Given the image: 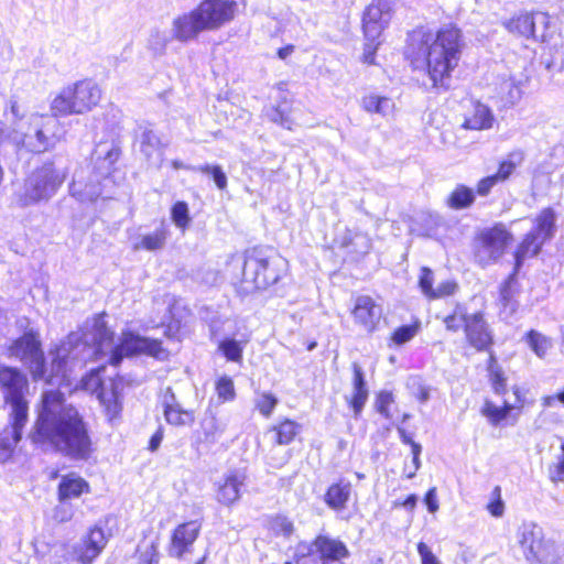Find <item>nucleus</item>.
<instances>
[{
	"label": "nucleus",
	"mask_w": 564,
	"mask_h": 564,
	"mask_svg": "<svg viewBox=\"0 0 564 564\" xmlns=\"http://www.w3.org/2000/svg\"><path fill=\"white\" fill-rule=\"evenodd\" d=\"M465 47L462 29L449 22L436 30L423 26L408 34L403 59L424 91L445 93L452 88Z\"/></svg>",
	"instance_id": "obj_1"
},
{
	"label": "nucleus",
	"mask_w": 564,
	"mask_h": 564,
	"mask_svg": "<svg viewBox=\"0 0 564 564\" xmlns=\"http://www.w3.org/2000/svg\"><path fill=\"white\" fill-rule=\"evenodd\" d=\"M29 437L33 444L47 445L63 455L88 460L96 452L89 423L84 413L58 389L41 393Z\"/></svg>",
	"instance_id": "obj_2"
},
{
	"label": "nucleus",
	"mask_w": 564,
	"mask_h": 564,
	"mask_svg": "<svg viewBox=\"0 0 564 564\" xmlns=\"http://www.w3.org/2000/svg\"><path fill=\"white\" fill-rule=\"evenodd\" d=\"M446 332L457 334L463 329L466 345L476 352L487 354L486 376L491 391L497 395L508 392L509 378L494 352L496 344L494 330L482 311L471 314L462 304L442 318Z\"/></svg>",
	"instance_id": "obj_3"
},
{
	"label": "nucleus",
	"mask_w": 564,
	"mask_h": 564,
	"mask_svg": "<svg viewBox=\"0 0 564 564\" xmlns=\"http://www.w3.org/2000/svg\"><path fill=\"white\" fill-rule=\"evenodd\" d=\"M240 271L232 274V284L245 296L265 291L283 279L288 261L271 246L257 245L242 251Z\"/></svg>",
	"instance_id": "obj_4"
},
{
	"label": "nucleus",
	"mask_w": 564,
	"mask_h": 564,
	"mask_svg": "<svg viewBox=\"0 0 564 564\" xmlns=\"http://www.w3.org/2000/svg\"><path fill=\"white\" fill-rule=\"evenodd\" d=\"M102 89L93 78H82L65 85L51 100L50 111L55 118L84 115L97 108Z\"/></svg>",
	"instance_id": "obj_5"
},
{
	"label": "nucleus",
	"mask_w": 564,
	"mask_h": 564,
	"mask_svg": "<svg viewBox=\"0 0 564 564\" xmlns=\"http://www.w3.org/2000/svg\"><path fill=\"white\" fill-rule=\"evenodd\" d=\"M514 242V235L502 221L478 229L471 239V252L475 262L487 268L497 263Z\"/></svg>",
	"instance_id": "obj_6"
},
{
	"label": "nucleus",
	"mask_w": 564,
	"mask_h": 564,
	"mask_svg": "<svg viewBox=\"0 0 564 564\" xmlns=\"http://www.w3.org/2000/svg\"><path fill=\"white\" fill-rule=\"evenodd\" d=\"M0 392L3 404L10 408L8 416H13L17 421L29 419L30 382L20 368L0 365Z\"/></svg>",
	"instance_id": "obj_7"
},
{
	"label": "nucleus",
	"mask_w": 564,
	"mask_h": 564,
	"mask_svg": "<svg viewBox=\"0 0 564 564\" xmlns=\"http://www.w3.org/2000/svg\"><path fill=\"white\" fill-rule=\"evenodd\" d=\"M511 391L514 397L513 403L503 400L501 404H497L489 398L484 399L479 413L490 426L514 425L519 421L520 414L534 404V399L530 395L528 388L514 384Z\"/></svg>",
	"instance_id": "obj_8"
},
{
	"label": "nucleus",
	"mask_w": 564,
	"mask_h": 564,
	"mask_svg": "<svg viewBox=\"0 0 564 564\" xmlns=\"http://www.w3.org/2000/svg\"><path fill=\"white\" fill-rule=\"evenodd\" d=\"M104 370L105 366L90 370L82 378L80 382L84 389L96 393L107 420L113 422L120 419L122 412V380L120 378H111L109 388H105L104 381L100 378V372Z\"/></svg>",
	"instance_id": "obj_9"
},
{
	"label": "nucleus",
	"mask_w": 564,
	"mask_h": 564,
	"mask_svg": "<svg viewBox=\"0 0 564 564\" xmlns=\"http://www.w3.org/2000/svg\"><path fill=\"white\" fill-rule=\"evenodd\" d=\"M48 354L51 356L48 362L42 349L26 366L34 381L53 384L54 381L66 377L68 356L62 344L51 347Z\"/></svg>",
	"instance_id": "obj_10"
},
{
	"label": "nucleus",
	"mask_w": 564,
	"mask_h": 564,
	"mask_svg": "<svg viewBox=\"0 0 564 564\" xmlns=\"http://www.w3.org/2000/svg\"><path fill=\"white\" fill-rule=\"evenodd\" d=\"M519 543L525 558L531 563L555 564L561 557L554 543L544 538L542 529L538 525L523 527Z\"/></svg>",
	"instance_id": "obj_11"
},
{
	"label": "nucleus",
	"mask_w": 564,
	"mask_h": 564,
	"mask_svg": "<svg viewBox=\"0 0 564 564\" xmlns=\"http://www.w3.org/2000/svg\"><path fill=\"white\" fill-rule=\"evenodd\" d=\"M65 174L47 161L36 167L30 176V189L23 197L22 205L37 203L52 196L64 183Z\"/></svg>",
	"instance_id": "obj_12"
},
{
	"label": "nucleus",
	"mask_w": 564,
	"mask_h": 564,
	"mask_svg": "<svg viewBox=\"0 0 564 564\" xmlns=\"http://www.w3.org/2000/svg\"><path fill=\"white\" fill-rule=\"evenodd\" d=\"M120 344L127 357L148 356L159 361H167L172 356L162 339L141 336L131 330L122 333Z\"/></svg>",
	"instance_id": "obj_13"
},
{
	"label": "nucleus",
	"mask_w": 564,
	"mask_h": 564,
	"mask_svg": "<svg viewBox=\"0 0 564 564\" xmlns=\"http://www.w3.org/2000/svg\"><path fill=\"white\" fill-rule=\"evenodd\" d=\"M196 9L208 31H215L235 20L238 2L236 0H200Z\"/></svg>",
	"instance_id": "obj_14"
},
{
	"label": "nucleus",
	"mask_w": 564,
	"mask_h": 564,
	"mask_svg": "<svg viewBox=\"0 0 564 564\" xmlns=\"http://www.w3.org/2000/svg\"><path fill=\"white\" fill-rule=\"evenodd\" d=\"M202 530V520L194 519L177 524L170 536L169 554L175 558H182L192 551L195 541Z\"/></svg>",
	"instance_id": "obj_15"
},
{
	"label": "nucleus",
	"mask_w": 564,
	"mask_h": 564,
	"mask_svg": "<svg viewBox=\"0 0 564 564\" xmlns=\"http://www.w3.org/2000/svg\"><path fill=\"white\" fill-rule=\"evenodd\" d=\"M311 547L318 553L319 558L326 561H340L347 558L350 553L346 544L338 539H330L326 535H316L308 547L307 553H296L294 561L296 564H308L307 560L312 555Z\"/></svg>",
	"instance_id": "obj_16"
},
{
	"label": "nucleus",
	"mask_w": 564,
	"mask_h": 564,
	"mask_svg": "<svg viewBox=\"0 0 564 564\" xmlns=\"http://www.w3.org/2000/svg\"><path fill=\"white\" fill-rule=\"evenodd\" d=\"M391 9L386 0H372L364 10L361 31L364 36L381 37L390 21Z\"/></svg>",
	"instance_id": "obj_17"
},
{
	"label": "nucleus",
	"mask_w": 564,
	"mask_h": 564,
	"mask_svg": "<svg viewBox=\"0 0 564 564\" xmlns=\"http://www.w3.org/2000/svg\"><path fill=\"white\" fill-rule=\"evenodd\" d=\"M107 543L108 538L101 527L89 528L82 542L73 549L74 561L78 564H93L102 553Z\"/></svg>",
	"instance_id": "obj_18"
},
{
	"label": "nucleus",
	"mask_w": 564,
	"mask_h": 564,
	"mask_svg": "<svg viewBox=\"0 0 564 564\" xmlns=\"http://www.w3.org/2000/svg\"><path fill=\"white\" fill-rule=\"evenodd\" d=\"M42 349L40 333L28 329L7 346V355L28 365Z\"/></svg>",
	"instance_id": "obj_19"
},
{
	"label": "nucleus",
	"mask_w": 564,
	"mask_h": 564,
	"mask_svg": "<svg viewBox=\"0 0 564 564\" xmlns=\"http://www.w3.org/2000/svg\"><path fill=\"white\" fill-rule=\"evenodd\" d=\"M204 31H208V29L196 7L177 15L172 21L173 39L178 42L193 41Z\"/></svg>",
	"instance_id": "obj_20"
},
{
	"label": "nucleus",
	"mask_w": 564,
	"mask_h": 564,
	"mask_svg": "<svg viewBox=\"0 0 564 564\" xmlns=\"http://www.w3.org/2000/svg\"><path fill=\"white\" fill-rule=\"evenodd\" d=\"M434 272L429 267H422L417 279V286L424 297L429 301H436L453 296L458 291V283L455 280L442 281L434 288Z\"/></svg>",
	"instance_id": "obj_21"
},
{
	"label": "nucleus",
	"mask_w": 564,
	"mask_h": 564,
	"mask_svg": "<svg viewBox=\"0 0 564 564\" xmlns=\"http://www.w3.org/2000/svg\"><path fill=\"white\" fill-rule=\"evenodd\" d=\"M352 372V392L345 397L346 405L351 410L355 419L360 417L364 408L369 398V390L365 378V372L358 362L351 364Z\"/></svg>",
	"instance_id": "obj_22"
},
{
	"label": "nucleus",
	"mask_w": 564,
	"mask_h": 564,
	"mask_svg": "<svg viewBox=\"0 0 564 564\" xmlns=\"http://www.w3.org/2000/svg\"><path fill=\"white\" fill-rule=\"evenodd\" d=\"M52 113L41 116V122L35 129L36 143L32 145L33 152H46L61 140L58 132L61 123Z\"/></svg>",
	"instance_id": "obj_23"
},
{
	"label": "nucleus",
	"mask_w": 564,
	"mask_h": 564,
	"mask_svg": "<svg viewBox=\"0 0 564 564\" xmlns=\"http://www.w3.org/2000/svg\"><path fill=\"white\" fill-rule=\"evenodd\" d=\"M189 314L185 307L170 305L166 321L162 324L164 337L170 341L182 343L189 333L186 321V315Z\"/></svg>",
	"instance_id": "obj_24"
},
{
	"label": "nucleus",
	"mask_w": 564,
	"mask_h": 564,
	"mask_svg": "<svg viewBox=\"0 0 564 564\" xmlns=\"http://www.w3.org/2000/svg\"><path fill=\"white\" fill-rule=\"evenodd\" d=\"M351 315L355 322L362 326L368 333H372L377 329L380 311L371 296H358L351 310Z\"/></svg>",
	"instance_id": "obj_25"
},
{
	"label": "nucleus",
	"mask_w": 564,
	"mask_h": 564,
	"mask_svg": "<svg viewBox=\"0 0 564 564\" xmlns=\"http://www.w3.org/2000/svg\"><path fill=\"white\" fill-rule=\"evenodd\" d=\"M495 117L490 108L479 100H471L464 113L462 128L464 130L480 131L492 127Z\"/></svg>",
	"instance_id": "obj_26"
},
{
	"label": "nucleus",
	"mask_w": 564,
	"mask_h": 564,
	"mask_svg": "<svg viewBox=\"0 0 564 564\" xmlns=\"http://www.w3.org/2000/svg\"><path fill=\"white\" fill-rule=\"evenodd\" d=\"M544 243L538 240L533 234L525 232L512 251V270L521 271L527 260L536 258L543 250Z\"/></svg>",
	"instance_id": "obj_27"
},
{
	"label": "nucleus",
	"mask_w": 564,
	"mask_h": 564,
	"mask_svg": "<svg viewBox=\"0 0 564 564\" xmlns=\"http://www.w3.org/2000/svg\"><path fill=\"white\" fill-rule=\"evenodd\" d=\"M10 434L0 433V463H7L12 459L14 451L19 442L22 440L23 431L28 424L29 419L20 421L14 420L13 416H8Z\"/></svg>",
	"instance_id": "obj_28"
},
{
	"label": "nucleus",
	"mask_w": 564,
	"mask_h": 564,
	"mask_svg": "<svg viewBox=\"0 0 564 564\" xmlns=\"http://www.w3.org/2000/svg\"><path fill=\"white\" fill-rule=\"evenodd\" d=\"M268 432L272 435V442L276 446H286L293 443L302 432V425L291 419L281 417L270 425Z\"/></svg>",
	"instance_id": "obj_29"
},
{
	"label": "nucleus",
	"mask_w": 564,
	"mask_h": 564,
	"mask_svg": "<svg viewBox=\"0 0 564 564\" xmlns=\"http://www.w3.org/2000/svg\"><path fill=\"white\" fill-rule=\"evenodd\" d=\"M514 171V162L510 160L500 161L496 173L484 176L477 182L476 194L482 197L488 196L497 184L507 182Z\"/></svg>",
	"instance_id": "obj_30"
},
{
	"label": "nucleus",
	"mask_w": 564,
	"mask_h": 564,
	"mask_svg": "<svg viewBox=\"0 0 564 564\" xmlns=\"http://www.w3.org/2000/svg\"><path fill=\"white\" fill-rule=\"evenodd\" d=\"M556 230V213L552 207L542 208L533 220V227L528 232L545 245L554 237Z\"/></svg>",
	"instance_id": "obj_31"
},
{
	"label": "nucleus",
	"mask_w": 564,
	"mask_h": 564,
	"mask_svg": "<svg viewBox=\"0 0 564 564\" xmlns=\"http://www.w3.org/2000/svg\"><path fill=\"white\" fill-rule=\"evenodd\" d=\"M476 195L474 188L459 183L446 196L445 205L453 210L468 209L475 204Z\"/></svg>",
	"instance_id": "obj_32"
},
{
	"label": "nucleus",
	"mask_w": 564,
	"mask_h": 564,
	"mask_svg": "<svg viewBox=\"0 0 564 564\" xmlns=\"http://www.w3.org/2000/svg\"><path fill=\"white\" fill-rule=\"evenodd\" d=\"M170 230L162 223L154 231L143 235L138 242L134 243V250L158 251L165 247Z\"/></svg>",
	"instance_id": "obj_33"
},
{
	"label": "nucleus",
	"mask_w": 564,
	"mask_h": 564,
	"mask_svg": "<svg viewBox=\"0 0 564 564\" xmlns=\"http://www.w3.org/2000/svg\"><path fill=\"white\" fill-rule=\"evenodd\" d=\"M505 28L512 34L533 37L535 33L533 14L529 12L516 14L505 22Z\"/></svg>",
	"instance_id": "obj_34"
},
{
	"label": "nucleus",
	"mask_w": 564,
	"mask_h": 564,
	"mask_svg": "<svg viewBox=\"0 0 564 564\" xmlns=\"http://www.w3.org/2000/svg\"><path fill=\"white\" fill-rule=\"evenodd\" d=\"M360 106L368 113L388 115L395 108L394 101L388 97L378 94H366L360 99Z\"/></svg>",
	"instance_id": "obj_35"
},
{
	"label": "nucleus",
	"mask_w": 564,
	"mask_h": 564,
	"mask_svg": "<svg viewBox=\"0 0 564 564\" xmlns=\"http://www.w3.org/2000/svg\"><path fill=\"white\" fill-rule=\"evenodd\" d=\"M249 343V338L237 340L231 337H226L218 344V350L227 361L241 364L243 359V348Z\"/></svg>",
	"instance_id": "obj_36"
},
{
	"label": "nucleus",
	"mask_w": 564,
	"mask_h": 564,
	"mask_svg": "<svg viewBox=\"0 0 564 564\" xmlns=\"http://www.w3.org/2000/svg\"><path fill=\"white\" fill-rule=\"evenodd\" d=\"M105 316V312L94 316V341L98 352H101L102 347L112 344L115 339V334L107 326Z\"/></svg>",
	"instance_id": "obj_37"
},
{
	"label": "nucleus",
	"mask_w": 564,
	"mask_h": 564,
	"mask_svg": "<svg viewBox=\"0 0 564 564\" xmlns=\"http://www.w3.org/2000/svg\"><path fill=\"white\" fill-rule=\"evenodd\" d=\"M524 340L530 349L541 359L546 357L553 345L550 337L535 329H529L524 334Z\"/></svg>",
	"instance_id": "obj_38"
},
{
	"label": "nucleus",
	"mask_w": 564,
	"mask_h": 564,
	"mask_svg": "<svg viewBox=\"0 0 564 564\" xmlns=\"http://www.w3.org/2000/svg\"><path fill=\"white\" fill-rule=\"evenodd\" d=\"M421 323L419 319L413 321L411 324L401 325L397 327L389 336V346H402L411 341L420 332Z\"/></svg>",
	"instance_id": "obj_39"
},
{
	"label": "nucleus",
	"mask_w": 564,
	"mask_h": 564,
	"mask_svg": "<svg viewBox=\"0 0 564 564\" xmlns=\"http://www.w3.org/2000/svg\"><path fill=\"white\" fill-rule=\"evenodd\" d=\"M89 489V484L76 473L64 475L58 484V494H87Z\"/></svg>",
	"instance_id": "obj_40"
},
{
	"label": "nucleus",
	"mask_w": 564,
	"mask_h": 564,
	"mask_svg": "<svg viewBox=\"0 0 564 564\" xmlns=\"http://www.w3.org/2000/svg\"><path fill=\"white\" fill-rule=\"evenodd\" d=\"M164 416L169 424L184 426L194 421L193 411L184 410L178 403L164 405Z\"/></svg>",
	"instance_id": "obj_41"
},
{
	"label": "nucleus",
	"mask_w": 564,
	"mask_h": 564,
	"mask_svg": "<svg viewBox=\"0 0 564 564\" xmlns=\"http://www.w3.org/2000/svg\"><path fill=\"white\" fill-rule=\"evenodd\" d=\"M171 220L182 231H186L192 223L189 207L185 200H176L170 209Z\"/></svg>",
	"instance_id": "obj_42"
},
{
	"label": "nucleus",
	"mask_w": 564,
	"mask_h": 564,
	"mask_svg": "<svg viewBox=\"0 0 564 564\" xmlns=\"http://www.w3.org/2000/svg\"><path fill=\"white\" fill-rule=\"evenodd\" d=\"M215 392L220 403L232 402L236 397L235 382L229 376H220L215 380Z\"/></svg>",
	"instance_id": "obj_43"
},
{
	"label": "nucleus",
	"mask_w": 564,
	"mask_h": 564,
	"mask_svg": "<svg viewBox=\"0 0 564 564\" xmlns=\"http://www.w3.org/2000/svg\"><path fill=\"white\" fill-rule=\"evenodd\" d=\"M246 486L247 475L241 470H231L226 475L220 490L223 494H240L246 490Z\"/></svg>",
	"instance_id": "obj_44"
},
{
	"label": "nucleus",
	"mask_w": 564,
	"mask_h": 564,
	"mask_svg": "<svg viewBox=\"0 0 564 564\" xmlns=\"http://www.w3.org/2000/svg\"><path fill=\"white\" fill-rule=\"evenodd\" d=\"M279 403L278 397L271 391H262L257 393L254 400V409L265 419L272 416Z\"/></svg>",
	"instance_id": "obj_45"
},
{
	"label": "nucleus",
	"mask_w": 564,
	"mask_h": 564,
	"mask_svg": "<svg viewBox=\"0 0 564 564\" xmlns=\"http://www.w3.org/2000/svg\"><path fill=\"white\" fill-rule=\"evenodd\" d=\"M225 429L221 422L213 415L206 422L203 423L200 443L214 444L218 441L219 436L224 433Z\"/></svg>",
	"instance_id": "obj_46"
},
{
	"label": "nucleus",
	"mask_w": 564,
	"mask_h": 564,
	"mask_svg": "<svg viewBox=\"0 0 564 564\" xmlns=\"http://www.w3.org/2000/svg\"><path fill=\"white\" fill-rule=\"evenodd\" d=\"M519 272L511 270V272L507 275L499 289V297L502 305L507 306L513 301L514 296V285L517 284Z\"/></svg>",
	"instance_id": "obj_47"
},
{
	"label": "nucleus",
	"mask_w": 564,
	"mask_h": 564,
	"mask_svg": "<svg viewBox=\"0 0 564 564\" xmlns=\"http://www.w3.org/2000/svg\"><path fill=\"white\" fill-rule=\"evenodd\" d=\"M365 43L362 48L361 62L366 65H376V56L382 44L381 37L364 36Z\"/></svg>",
	"instance_id": "obj_48"
},
{
	"label": "nucleus",
	"mask_w": 564,
	"mask_h": 564,
	"mask_svg": "<svg viewBox=\"0 0 564 564\" xmlns=\"http://www.w3.org/2000/svg\"><path fill=\"white\" fill-rule=\"evenodd\" d=\"M196 170L203 174L210 176L218 189L224 191L227 188V176L220 165L204 164L198 166Z\"/></svg>",
	"instance_id": "obj_49"
},
{
	"label": "nucleus",
	"mask_w": 564,
	"mask_h": 564,
	"mask_svg": "<svg viewBox=\"0 0 564 564\" xmlns=\"http://www.w3.org/2000/svg\"><path fill=\"white\" fill-rule=\"evenodd\" d=\"M394 403V397L391 391H380L376 397V410L384 419L391 420L392 413L390 411L391 405Z\"/></svg>",
	"instance_id": "obj_50"
},
{
	"label": "nucleus",
	"mask_w": 564,
	"mask_h": 564,
	"mask_svg": "<svg viewBox=\"0 0 564 564\" xmlns=\"http://www.w3.org/2000/svg\"><path fill=\"white\" fill-rule=\"evenodd\" d=\"M398 434L401 442L411 447L412 452V462L414 465V469L420 467V455L422 452V447L419 443H416L412 436L406 432V430L402 426H398Z\"/></svg>",
	"instance_id": "obj_51"
},
{
	"label": "nucleus",
	"mask_w": 564,
	"mask_h": 564,
	"mask_svg": "<svg viewBox=\"0 0 564 564\" xmlns=\"http://www.w3.org/2000/svg\"><path fill=\"white\" fill-rule=\"evenodd\" d=\"M70 497L72 496H59V503L54 509V514H53V519L56 522L63 523V522H67L72 519L73 510H72V506L68 501V499Z\"/></svg>",
	"instance_id": "obj_52"
},
{
	"label": "nucleus",
	"mask_w": 564,
	"mask_h": 564,
	"mask_svg": "<svg viewBox=\"0 0 564 564\" xmlns=\"http://www.w3.org/2000/svg\"><path fill=\"white\" fill-rule=\"evenodd\" d=\"M561 456L558 460L549 466V477L553 482L564 481V440L560 446Z\"/></svg>",
	"instance_id": "obj_53"
},
{
	"label": "nucleus",
	"mask_w": 564,
	"mask_h": 564,
	"mask_svg": "<svg viewBox=\"0 0 564 564\" xmlns=\"http://www.w3.org/2000/svg\"><path fill=\"white\" fill-rule=\"evenodd\" d=\"M271 525L275 535H283L289 538L294 531L293 523L285 517L273 518Z\"/></svg>",
	"instance_id": "obj_54"
},
{
	"label": "nucleus",
	"mask_w": 564,
	"mask_h": 564,
	"mask_svg": "<svg viewBox=\"0 0 564 564\" xmlns=\"http://www.w3.org/2000/svg\"><path fill=\"white\" fill-rule=\"evenodd\" d=\"M416 550L421 557V564H440L438 558L425 542L420 541L416 544Z\"/></svg>",
	"instance_id": "obj_55"
},
{
	"label": "nucleus",
	"mask_w": 564,
	"mask_h": 564,
	"mask_svg": "<svg viewBox=\"0 0 564 564\" xmlns=\"http://www.w3.org/2000/svg\"><path fill=\"white\" fill-rule=\"evenodd\" d=\"M7 109L11 113L13 121H21L24 118V112L17 98H11L9 100Z\"/></svg>",
	"instance_id": "obj_56"
},
{
	"label": "nucleus",
	"mask_w": 564,
	"mask_h": 564,
	"mask_svg": "<svg viewBox=\"0 0 564 564\" xmlns=\"http://www.w3.org/2000/svg\"><path fill=\"white\" fill-rule=\"evenodd\" d=\"M487 509L491 516L501 517L505 511V503L500 496H496L494 499H491L487 505Z\"/></svg>",
	"instance_id": "obj_57"
},
{
	"label": "nucleus",
	"mask_w": 564,
	"mask_h": 564,
	"mask_svg": "<svg viewBox=\"0 0 564 564\" xmlns=\"http://www.w3.org/2000/svg\"><path fill=\"white\" fill-rule=\"evenodd\" d=\"M555 401L561 402L564 405V389L556 392L555 394H549L541 398V405L543 408H551Z\"/></svg>",
	"instance_id": "obj_58"
},
{
	"label": "nucleus",
	"mask_w": 564,
	"mask_h": 564,
	"mask_svg": "<svg viewBox=\"0 0 564 564\" xmlns=\"http://www.w3.org/2000/svg\"><path fill=\"white\" fill-rule=\"evenodd\" d=\"M127 357L126 351H123L122 345L119 343L116 345L110 352L109 364L112 366H118L122 361V359Z\"/></svg>",
	"instance_id": "obj_59"
},
{
	"label": "nucleus",
	"mask_w": 564,
	"mask_h": 564,
	"mask_svg": "<svg viewBox=\"0 0 564 564\" xmlns=\"http://www.w3.org/2000/svg\"><path fill=\"white\" fill-rule=\"evenodd\" d=\"M163 437L164 431L163 427L160 426L150 437L148 443V449L150 452H155L160 447Z\"/></svg>",
	"instance_id": "obj_60"
},
{
	"label": "nucleus",
	"mask_w": 564,
	"mask_h": 564,
	"mask_svg": "<svg viewBox=\"0 0 564 564\" xmlns=\"http://www.w3.org/2000/svg\"><path fill=\"white\" fill-rule=\"evenodd\" d=\"M348 496H326V502L334 510L339 511L345 508Z\"/></svg>",
	"instance_id": "obj_61"
},
{
	"label": "nucleus",
	"mask_w": 564,
	"mask_h": 564,
	"mask_svg": "<svg viewBox=\"0 0 564 564\" xmlns=\"http://www.w3.org/2000/svg\"><path fill=\"white\" fill-rule=\"evenodd\" d=\"M350 490H351L350 484L346 482V481H344L341 479L338 482L332 485L328 488L327 494H338V495H341V494H349Z\"/></svg>",
	"instance_id": "obj_62"
},
{
	"label": "nucleus",
	"mask_w": 564,
	"mask_h": 564,
	"mask_svg": "<svg viewBox=\"0 0 564 564\" xmlns=\"http://www.w3.org/2000/svg\"><path fill=\"white\" fill-rule=\"evenodd\" d=\"M294 50H295V46L293 44H288L283 47H280L276 51V55L279 58L285 59L294 52Z\"/></svg>",
	"instance_id": "obj_63"
},
{
	"label": "nucleus",
	"mask_w": 564,
	"mask_h": 564,
	"mask_svg": "<svg viewBox=\"0 0 564 564\" xmlns=\"http://www.w3.org/2000/svg\"><path fill=\"white\" fill-rule=\"evenodd\" d=\"M424 502L430 512H435L438 509L436 496H424Z\"/></svg>",
	"instance_id": "obj_64"
}]
</instances>
